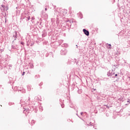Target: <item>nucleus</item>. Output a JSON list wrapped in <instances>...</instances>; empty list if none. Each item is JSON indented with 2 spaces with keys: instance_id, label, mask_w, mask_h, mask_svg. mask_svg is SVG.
Wrapping results in <instances>:
<instances>
[{
  "instance_id": "obj_9",
  "label": "nucleus",
  "mask_w": 130,
  "mask_h": 130,
  "mask_svg": "<svg viewBox=\"0 0 130 130\" xmlns=\"http://www.w3.org/2000/svg\"><path fill=\"white\" fill-rule=\"evenodd\" d=\"M109 46H111V45L110 44Z\"/></svg>"
},
{
  "instance_id": "obj_8",
  "label": "nucleus",
  "mask_w": 130,
  "mask_h": 130,
  "mask_svg": "<svg viewBox=\"0 0 130 130\" xmlns=\"http://www.w3.org/2000/svg\"><path fill=\"white\" fill-rule=\"evenodd\" d=\"M6 9H7V10H8V7H6Z\"/></svg>"
},
{
  "instance_id": "obj_2",
  "label": "nucleus",
  "mask_w": 130,
  "mask_h": 130,
  "mask_svg": "<svg viewBox=\"0 0 130 130\" xmlns=\"http://www.w3.org/2000/svg\"><path fill=\"white\" fill-rule=\"evenodd\" d=\"M67 12H68V11H67V10H66V9L63 10L62 11L63 15L64 16L66 15L67 14Z\"/></svg>"
},
{
  "instance_id": "obj_4",
  "label": "nucleus",
  "mask_w": 130,
  "mask_h": 130,
  "mask_svg": "<svg viewBox=\"0 0 130 130\" xmlns=\"http://www.w3.org/2000/svg\"><path fill=\"white\" fill-rule=\"evenodd\" d=\"M2 7H3V8H4V7H5L4 5H2Z\"/></svg>"
},
{
  "instance_id": "obj_6",
  "label": "nucleus",
  "mask_w": 130,
  "mask_h": 130,
  "mask_svg": "<svg viewBox=\"0 0 130 130\" xmlns=\"http://www.w3.org/2000/svg\"><path fill=\"white\" fill-rule=\"evenodd\" d=\"M47 8H46V9H45V11H47Z\"/></svg>"
},
{
  "instance_id": "obj_1",
  "label": "nucleus",
  "mask_w": 130,
  "mask_h": 130,
  "mask_svg": "<svg viewBox=\"0 0 130 130\" xmlns=\"http://www.w3.org/2000/svg\"><path fill=\"white\" fill-rule=\"evenodd\" d=\"M83 32H84V34H85L86 36H89V31H88V30H86L85 29H84L83 30Z\"/></svg>"
},
{
  "instance_id": "obj_7",
  "label": "nucleus",
  "mask_w": 130,
  "mask_h": 130,
  "mask_svg": "<svg viewBox=\"0 0 130 130\" xmlns=\"http://www.w3.org/2000/svg\"><path fill=\"white\" fill-rule=\"evenodd\" d=\"M115 76H117V74H115Z\"/></svg>"
},
{
  "instance_id": "obj_5",
  "label": "nucleus",
  "mask_w": 130,
  "mask_h": 130,
  "mask_svg": "<svg viewBox=\"0 0 130 130\" xmlns=\"http://www.w3.org/2000/svg\"><path fill=\"white\" fill-rule=\"evenodd\" d=\"M24 73H25V72H23L22 75H24Z\"/></svg>"
},
{
  "instance_id": "obj_3",
  "label": "nucleus",
  "mask_w": 130,
  "mask_h": 130,
  "mask_svg": "<svg viewBox=\"0 0 130 130\" xmlns=\"http://www.w3.org/2000/svg\"><path fill=\"white\" fill-rule=\"evenodd\" d=\"M13 34H14L13 36L16 37V36H17V32H14Z\"/></svg>"
}]
</instances>
